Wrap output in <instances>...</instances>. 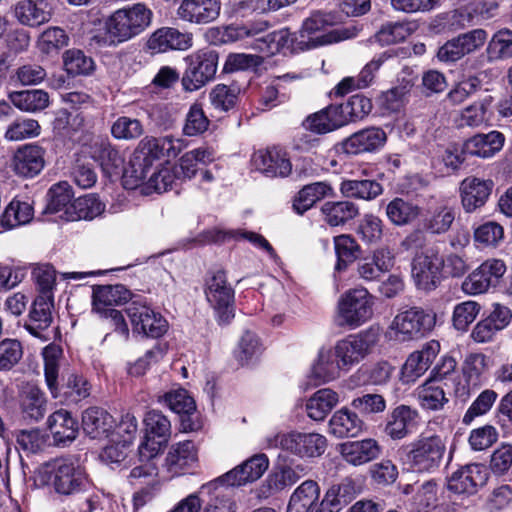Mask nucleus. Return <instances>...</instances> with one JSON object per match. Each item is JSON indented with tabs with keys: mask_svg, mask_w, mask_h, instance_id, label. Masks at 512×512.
Wrapping results in <instances>:
<instances>
[{
	"mask_svg": "<svg viewBox=\"0 0 512 512\" xmlns=\"http://www.w3.org/2000/svg\"><path fill=\"white\" fill-rule=\"evenodd\" d=\"M61 350L49 345L43 350L44 377L50 395L54 399H62L67 404H77L90 395L91 385L87 379L76 372L63 374V383L59 385V357Z\"/></svg>",
	"mask_w": 512,
	"mask_h": 512,
	"instance_id": "f257e3e1",
	"label": "nucleus"
},
{
	"mask_svg": "<svg viewBox=\"0 0 512 512\" xmlns=\"http://www.w3.org/2000/svg\"><path fill=\"white\" fill-rule=\"evenodd\" d=\"M49 481L56 493L74 495L86 491L91 486L85 466L74 457L57 458L44 465Z\"/></svg>",
	"mask_w": 512,
	"mask_h": 512,
	"instance_id": "f03ea898",
	"label": "nucleus"
},
{
	"mask_svg": "<svg viewBox=\"0 0 512 512\" xmlns=\"http://www.w3.org/2000/svg\"><path fill=\"white\" fill-rule=\"evenodd\" d=\"M398 453L406 456L410 468L419 473H433L442 465L446 454V442L437 434L420 435L417 440Z\"/></svg>",
	"mask_w": 512,
	"mask_h": 512,
	"instance_id": "7ed1b4c3",
	"label": "nucleus"
},
{
	"mask_svg": "<svg viewBox=\"0 0 512 512\" xmlns=\"http://www.w3.org/2000/svg\"><path fill=\"white\" fill-rule=\"evenodd\" d=\"M152 11L142 3L124 7L112 13L106 21L111 43L127 41L150 26Z\"/></svg>",
	"mask_w": 512,
	"mask_h": 512,
	"instance_id": "20e7f679",
	"label": "nucleus"
},
{
	"mask_svg": "<svg viewBox=\"0 0 512 512\" xmlns=\"http://www.w3.org/2000/svg\"><path fill=\"white\" fill-rule=\"evenodd\" d=\"M373 304V297L366 289L347 291L338 301L334 324L349 330L362 326L372 317Z\"/></svg>",
	"mask_w": 512,
	"mask_h": 512,
	"instance_id": "39448f33",
	"label": "nucleus"
},
{
	"mask_svg": "<svg viewBox=\"0 0 512 512\" xmlns=\"http://www.w3.org/2000/svg\"><path fill=\"white\" fill-rule=\"evenodd\" d=\"M437 314L432 309L411 307L398 313L390 330L398 341H411L425 337L436 326Z\"/></svg>",
	"mask_w": 512,
	"mask_h": 512,
	"instance_id": "423d86ee",
	"label": "nucleus"
},
{
	"mask_svg": "<svg viewBox=\"0 0 512 512\" xmlns=\"http://www.w3.org/2000/svg\"><path fill=\"white\" fill-rule=\"evenodd\" d=\"M186 70L181 78L185 91L193 92L214 79L217 71L218 53L211 49L198 50L185 58Z\"/></svg>",
	"mask_w": 512,
	"mask_h": 512,
	"instance_id": "0eeeda50",
	"label": "nucleus"
},
{
	"mask_svg": "<svg viewBox=\"0 0 512 512\" xmlns=\"http://www.w3.org/2000/svg\"><path fill=\"white\" fill-rule=\"evenodd\" d=\"M326 438L318 433L291 431L278 433L269 439L270 447L300 458H313L322 455L326 449Z\"/></svg>",
	"mask_w": 512,
	"mask_h": 512,
	"instance_id": "6e6552de",
	"label": "nucleus"
},
{
	"mask_svg": "<svg viewBox=\"0 0 512 512\" xmlns=\"http://www.w3.org/2000/svg\"><path fill=\"white\" fill-rule=\"evenodd\" d=\"M205 295L219 322L228 323L234 317V290L224 271L218 270L207 278Z\"/></svg>",
	"mask_w": 512,
	"mask_h": 512,
	"instance_id": "1a4fd4ad",
	"label": "nucleus"
},
{
	"mask_svg": "<svg viewBox=\"0 0 512 512\" xmlns=\"http://www.w3.org/2000/svg\"><path fill=\"white\" fill-rule=\"evenodd\" d=\"M488 34L486 30L477 28L448 40L437 52L441 62H456L467 54H471L486 43Z\"/></svg>",
	"mask_w": 512,
	"mask_h": 512,
	"instance_id": "9d476101",
	"label": "nucleus"
},
{
	"mask_svg": "<svg viewBox=\"0 0 512 512\" xmlns=\"http://www.w3.org/2000/svg\"><path fill=\"white\" fill-rule=\"evenodd\" d=\"M177 5L176 16L183 22L206 25L215 21L221 11L220 0H166Z\"/></svg>",
	"mask_w": 512,
	"mask_h": 512,
	"instance_id": "9b49d317",
	"label": "nucleus"
},
{
	"mask_svg": "<svg viewBox=\"0 0 512 512\" xmlns=\"http://www.w3.org/2000/svg\"><path fill=\"white\" fill-rule=\"evenodd\" d=\"M133 331L147 337L158 338L167 331V321L146 304L133 301L126 308Z\"/></svg>",
	"mask_w": 512,
	"mask_h": 512,
	"instance_id": "f8f14e48",
	"label": "nucleus"
},
{
	"mask_svg": "<svg viewBox=\"0 0 512 512\" xmlns=\"http://www.w3.org/2000/svg\"><path fill=\"white\" fill-rule=\"evenodd\" d=\"M505 271L506 265L502 260L488 259L463 281L462 289L470 295L482 294L496 286Z\"/></svg>",
	"mask_w": 512,
	"mask_h": 512,
	"instance_id": "ddd939ff",
	"label": "nucleus"
},
{
	"mask_svg": "<svg viewBox=\"0 0 512 512\" xmlns=\"http://www.w3.org/2000/svg\"><path fill=\"white\" fill-rule=\"evenodd\" d=\"M442 260L433 251L417 253L412 262V277L416 286L424 291L437 288L441 281Z\"/></svg>",
	"mask_w": 512,
	"mask_h": 512,
	"instance_id": "4468645a",
	"label": "nucleus"
},
{
	"mask_svg": "<svg viewBox=\"0 0 512 512\" xmlns=\"http://www.w3.org/2000/svg\"><path fill=\"white\" fill-rule=\"evenodd\" d=\"M183 140L173 136L144 137L138 144L136 154L141 160H145L150 168L155 161L163 157L175 158L183 149Z\"/></svg>",
	"mask_w": 512,
	"mask_h": 512,
	"instance_id": "2eb2a0df",
	"label": "nucleus"
},
{
	"mask_svg": "<svg viewBox=\"0 0 512 512\" xmlns=\"http://www.w3.org/2000/svg\"><path fill=\"white\" fill-rule=\"evenodd\" d=\"M202 497H208L203 512H236L234 490L231 485L218 479L200 487Z\"/></svg>",
	"mask_w": 512,
	"mask_h": 512,
	"instance_id": "dca6fc26",
	"label": "nucleus"
},
{
	"mask_svg": "<svg viewBox=\"0 0 512 512\" xmlns=\"http://www.w3.org/2000/svg\"><path fill=\"white\" fill-rule=\"evenodd\" d=\"M488 479L485 466L468 464L455 471L448 480V489L457 494L473 495Z\"/></svg>",
	"mask_w": 512,
	"mask_h": 512,
	"instance_id": "f3484780",
	"label": "nucleus"
},
{
	"mask_svg": "<svg viewBox=\"0 0 512 512\" xmlns=\"http://www.w3.org/2000/svg\"><path fill=\"white\" fill-rule=\"evenodd\" d=\"M439 352V342L431 340L425 343L421 350L411 353L401 369L402 382H414L422 376L431 366Z\"/></svg>",
	"mask_w": 512,
	"mask_h": 512,
	"instance_id": "a211bd4d",
	"label": "nucleus"
},
{
	"mask_svg": "<svg viewBox=\"0 0 512 512\" xmlns=\"http://www.w3.org/2000/svg\"><path fill=\"white\" fill-rule=\"evenodd\" d=\"M48 399L35 384L26 383L19 391V409L24 420L39 422L47 413Z\"/></svg>",
	"mask_w": 512,
	"mask_h": 512,
	"instance_id": "6ab92c4d",
	"label": "nucleus"
},
{
	"mask_svg": "<svg viewBox=\"0 0 512 512\" xmlns=\"http://www.w3.org/2000/svg\"><path fill=\"white\" fill-rule=\"evenodd\" d=\"M269 460L265 454H257L236 466L223 476L221 481L232 487L242 486L258 480L268 469Z\"/></svg>",
	"mask_w": 512,
	"mask_h": 512,
	"instance_id": "aec40b11",
	"label": "nucleus"
},
{
	"mask_svg": "<svg viewBox=\"0 0 512 512\" xmlns=\"http://www.w3.org/2000/svg\"><path fill=\"white\" fill-rule=\"evenodd\" d=\"M44 150L38 145L26 144L18 148L13 156L14 172L22 177H34L44 168Z\"/></svg>",
	"mask_w": 512,
	"mask_h": 512,
	"instance_id": "412c9836",
	"label": "nucleus"
},
{
	"mask_svg": "<svg viewBox=\"0 0 512 512\" xmlns=\"http://www.w3.org/2000/svg\"><path fill=\"white\" fill-rule=\"evenodd\" d=\"M198 461L197 449L192 441H183L170 447L165 459V468L172 476L184 474Z\"/></svg>",
	"mask_w": 512,
	"mask_h": 512,
	"instance_id": "4be33fe9",
	"label": "nucleus"
},
{
	"mask_svg": "<svg viewBox=\"0 0 512 512\" xmlns=\"http://www.w3.org/2000/svg\"><path fill=\"white\" fill-rule=\"evenodd\" d=\"M252 164L256 170L267 177H285L291 172V163L279 149L259 150L252 156Z\"/></svg>",
	"mask_w": 512,
	"mask_h": 512,
	"instance_id": "5701e85b",
	"label": "nucleus"
},
{
	"mask_svg": "<svg viewBox=\"0 0 512 512\" xmlns=\"http://www.w3.org/2000/svg\"><path fill=\"white\" fill-rule=\"evenodd\" d=\"M493 189L491 180L468 177L461 182L460 192L463 208L471 213L484 206Z\"/></svg>",
	"mask_w": 512,
	"mask_h": 512,
	"instance_id": "b1692460",
	"label": "nucleus"
},
{
	"mask_svg": "<svg viewBox=\"0 0 512 512\" xmlns=\"http://www.w3.org/2000/svg\"><path fill=\"white\" fill-rule=\"evenodd\" d=\"M15 18L29 27H38L47 23L52 15L48 0H20L13 9Z\"/></svg>",
	"mask_w": 512,
	"mask_h": 512,
	"instance_id": "393cba45",
	"label": "nucleus"
},
{
	"mask_svg": "<svg viewBox=\"0 0 512 512\" xmlns=\"http://www.w3.org/2000/svg\"><path fill=\"white\" fill-rule=\"evenodd\" d=\"M149 49L155 52L167 50H187L192 46V34L180 32L176 28L157 29L148 40Z\"/></svg>",
	"mask_w": 512,
	"mask_h": 512,
	"instance_id": "a878e982",
	"label": "nucleus"
},
{
	"mask_svg": "<svg viewBox=\"0 0 512 512\" xmlns=\"http://www.w3.org/2000/svg\"><path fill=\"white\" fill-rule=\"evenodd\" d=\"M53 306V300L47 295H40L34 300L24 325L31 335L38 338L43 337V332L50 327L53 321Z\"/></svg>",
	"mask_w": 512,
	"mask_h": 512,
	"instance_id": "bb28decb",
	"label": "nucleus"
},
{
	"mask_svg": "<svg viewBox=\"0 0 512 512\" xmlns=\"http://www.w3.org/2000/svg\"><path fill=\"white\" fill-rule=\"evenodd\" d=\"M357 493L354 481L345 478L327 490L316 512H339L356 497Z\"/></svg>",
	"mask_w": 512,
	"mask_h": 512,
	"instance_id": "cd10ccee",
	"label": "nucleus"
},
{
	"mask_svg": "<svg viewBox=\"0 0 512 512\" xmlns=\"http://www.w3.org/2000/svg\"><path fill=\"white\" fill-rule=\"evenodd\" d=\"M504 140L503 134L498 131L477 134L464 142L462 152L471 156L489 158L502 149Z\"/></svg>",
	"mask_w": 512,
	"mask_h": 512,
	"instance_id": "c85d7f7f",
	"label": "nucleus"
},
{
	"mask_svg": "<svg viewBox=\"0 0 512 512\" xmlns=\"http://www.w3.org/2000/svg\"><path fill=\"white\" fill-rule=\"evenodd\" d=\"M47 426L58 445H66L72 442L76 439L79 431L76 419L64 409L52 413L47 419Z\"/></svg>",
	"mask_w": 512,
	"mask_h": 512,
	"instance_id": "c756f323",
	"label": "nucleus"
},
{
	"mask_svg": "<svg viewBox=\"0 0 512 512\" xmlns=\"http://www.w3.org/2000/svg\"><path fill=\"white\" fill-rule=\"evenodd\" d=\"M130 296V291L121 284L98 286L93 290V306L103 314L107 309H114L115 305L126 303Z\"/></svg>",
	"mask_w": 512,
	"mask_h": 512,
	"instance_id": "7c9ffc66",
	"label": "nucleus"
},
{
	"mask_svg": "<svg viewBox=\"0 0 512 512\" xmlns=\"http://www.w3.org/2000/svg\"><path fill=\"white\" fill-rule=\"evenodd\" d=\"M164 403L177 414H183L181 426L184 431H193L197 426L190 420L189 415L196 409L194 399L185 389L170 391L163 396Z\"/></svg>",
	"mask_w": 512,
	"mask_h": 512,
	"instance_id": "2f4dec72",
	"label": "nucleus"
},
{
	"mask_svg": "<svg viewBox=\"0 0 512 512\" xmlns=\"http://www.w3.org/2000/svg\"><path fill=\"white\" fill-rule=\"evenodd\" d=\"M362 429L363 421L347 408L336 411L329 421V431L337 438L356 437Z\"/></svg>",
	"mask_w": 512,
	"mask_h": 512,
	"instance_id": "473e14b6",
	"label": "nucleus"
},
{
	"mask_svg": "<svg viewBox=\"0 0 512 512\" xmlns=\"http://www.w3.org/2000/svg\"><path fill=\"white\" fill-rule=\"evenodd\" d=\"M320 488L313 480H306L292 493L287 512H312L319 500Z\"/></svg>",
	"mask_w": 512,
	"mask_h": 512,
	"instance_id": "72a5a7b5",
	"label": "nucleus"
},
{
	"mask_svg": "<svg viewBox=\"0 0 512 512\" xmlns=\"http://www.w3.org/2000/svg\"><path fill=\"white\" fill-rule=\"evenodd\" d=\"M384 141V132L378 128H369L347 138L343 142V149L347 154H359L372 151L380 147Z\"/></svg>",
	"mask_w": 512,
	"mask_h": 512,
	"instance_id": "f704fd0d",
	"label": "nucleus"
},
{
	"mask_svg": "<svg viewBox=\"0 0 512 512\" xmlns=\"http://www.w3.org/2000/svg\"><path fill=\"white\" fill-rule=\"evenodd\" d=\"M303 126L313 133L325 134L344 126V120L341 119L336 106L331 105L308 116Z\"/></svg>",
	"mask_w": 512,
	"mask_h": 512,
	"instance_id": "c9c22d12",
	"label": "nucleus"
},
{
	"mask_svg": "<svg viewBox=\"0 0 512 512\" xmlns=\"http://www.w3.org/2000/svg\"><path fill=\"white\" fill-rule=\"evenodd\" d=\"M379 453L380 446L374 439L351 441L341 445L342 456L353 465L366 463L374 459Z\"/></svg>",
	"mask_w": 512,
	"mask_h": 512,
	"instance_id": "e433bc0d",
	"label": "nucleus"
},
{
	"mask_svg": "<svg viewBox=\"0 0 512 512\" xmlns=\"http://www.w3.org/2000/svg\"><path fill=\"white\" fill-rule=\"evenodd\" d=\"M338 401L339 397L335 391L329 388L320 389L307 400V415L314 421H322L337 405Z\"/></svg>",
	"mask_w": 512,
	"mask_h": 512,
	"instance_id": "4c0bfd02",
	"label": "nucleus"
},
{
	"mask_svg": "<svg viewBox=\"0 0 512 512\" xmlns=\"http://www.w3.org/2000/svg\"><path fill=\"white\" fill-rule=\"evenodd\" d=\"M82 426L91 438H98L108 434L113 427V418L102 408L90 407L83 412Z\"/></svg>",
	"mask_w": 512,
	"mask_h": 512,
	"instance_id": "58836bf2",
	"label": "nucleus"
},
{
	"mask_svg": "<svg viewBox=\"0 0 512 512\" xmlns=\"http://www.w3.org/2000/svg\"><path fill=\"white\" fill-rule=\"evenodd\" d=\"M8 98L15 107L25 112L40 111L49 104L48 93L40 89L13 91Z\"/></svg>",
	"mask_w": 512,
	"mask_h": 512,
	"instance_id": "ea45409f",
	"label": "nucleus"
},
{
	"mask_svg": "<svg viewBox=\"0 0 512 512\" xmlns=\"http://www.w3.org/2000/svg\"><path fill=\"white\" fill-rule=\"evenodd\" d=\"M485 53L490 63L512 58V30L502 28L495 32L488 41Z\"/></svg>",
	"mask_w": 512,
	"mask_h": 512,
	"instance_id": "a19ab883",
	"label": "nucleus"
},
{
	"mask_svg": "<svg viewBox=\"0 0 512 512\" xmlns=\"http://www.w3.org/2000/svg\"><path fill=\"white\" fill-rule=\"evenodd\" d=\"M445 386L428 379L416 390L418 401L422 408L427 410H439L448 402Z\"/></svg>",
	"mask_w": 512,
	"mask_h": 512,
	"instance_id": "79ce46f5",
	"label": "nucleus"
},
{
	"mask_svg": "<svg viewBox=\"0 0 512 512\" xmlns=\"http://www.w3.org/2000/svg\"><path fill=\"white\" fill-rule=\"evenodd\" d=\"M330 190V186L324 182H315L304 186L297 193L293 201L294 211L299 215H303L317 201L327 196Z\"/></svg>",
	"mask_w": 512,
	"mask_h": 512,
	"instance_id": "37998d69",
	"label": "nucleus"
},
{
	"mask_svg": "<svg viewBox=\"0 0 512 512\" xmlns=\"http://www.w3.org/2000/svg\"><path fill=\"white\" fill-rule=\"evenodd\" d=\"M341 367L335 351L322 348L312 367V375L319 382H329L338 376Z\"/></svg>",
	"mask_w": 512,
	"mask_h": 512,
	"instance_id": "c03bdc74",
	"label": "nucleus"
},
{
	"mask_svg": "<svg viewBox=\"0 0 512 512\" xmlns=\"http://www.w3.org/2000/svg\"><path fill=\"white\" fill-rule=\"evenodd\" d=\"M321 212L327 224L338 226L355 218L358 215V207L350 201H328L322 205Z\"/></svg>",
	"mask_w": 512,
	"mask_h": 512,
	"instance_id": "a18cd8bd",
	"label": "nucleus"
},
{
	"mask_svg": "<svg viewBox=\"0 0 512 512\" xmlns=\"http://www.w3.org/2000/svg\"><path fill=\"white\" fill-rule=\"evenodd\" d=\"M456 365L454 358L444 357L441 363L433 369L429 379L445 386L448 393L454 391L458 395L461 377L456 371Z\"/></svg>",
	"mask_w": 512,
	"mask_h": 512,
	"instance_id": "49530a36",
	"label": "nucleus"
},
{
	"mask_svg": "<svg viewBox=\"0 0 512 512\" xmlns=\"http://www.w3.org/2000/svg\"><path fill=\"white\" fill-rule=\"evenodd\" d=\"M34 215L32 203L14 199L6 207L1 216V224L6 228H14L29 223Z\"/></svg>",
	"mask_w": 512,
	"mask_h": 512,
	"instance_id": "de8ad7c7",
	"label": "nucleus"
},
{
	"mask_svg": "<svg viewBox=\"0 0 512 512\" xmlns=\"http://www.w3.org/2000/svg\"><path fill=\"white\" fill-rule=\"evenodd\" d=\"M334 249L337 256L335 270L340 272L353 263L360 254V246L357 241L347 234L334 237Z\"/></svg>",
	"mask_w": 512,
	"mask_h": 512,
	"instance_id": "09e8293b",
	"label": "nucleus"
},
{
	"mask_svg": "<svg viewBox=\"0 0 512 512\" xmlns=\"http://www.w3.org/2000/svg\"><path fill=\"white\" fill-rule=\"evenodd\" d=\"M70 208L73 212L68 216L69 220H92L104 212L105 204L95 194H88L77 198Z\"/></svg>",
	"mask_w": 512,
	"mask_h": 512,
	"instance_id": "8fccbe9b",
	"label": "nucleus"
},
{
	"mask_svg": "<svg viewBox=\"0 0 512 512\" xmlns=\"http://www.w3.org/2000/svg\"><path fill=\"white\" fill-rule=\"evenodd\" d=\"M415 418V412L410 407L401 405L394 409L386 424V434L393 440H400L409 434L408 426Z\"/></svg>",
	"mask_w": 512,
	"mask_h": 512,
	"instance_id": "3c124183",
	"label": "nucleus"
},
{
	"mask_svg": "<svg viewBox=\"0 0 512 512\" xmlns=\"http://www.w3.org/2000/svg\"><path fill=\"white\" fill-rule=\"evenodd\" d=\"M48 202L44 209V213L55 214L65 209L66 214H71L69 211L73 193L72 188L68 182H59L54 184L47 194Z\"/></svg>",
	"mask_w": 512,
	"mask_h": 512,
	"instance_id": "603ef678",
	"label": "nucleus"
},
{
	"mask_svg": "<svg viewBox=\"0 0 512 512\" xmlns=\"http://www.w3.org/2000/svg\"><path fill=\"white\" fill-rule=\"evenodd\" d=\"M344 125L362 119L372 110L371 100L363 95L356 94L349 98L345 104L335 105Z\"/></svg>",
	"mask_w": 512,
	"mask_h": 512,
	"instance_id": "864d4df0",
	"label": "nucleus"
},
{
	"mask_svg": "<svg viewBox=\"0 0 512 512\" xmlns=\"http://www.w3.org/2000/svg\"><path fill=\"white\" fill-rule=\"evenodd\" d=\"M340 190L347 197L369 200L382 193V186L371 180H347L342 182Z\"/></svg>",
	"mask_w": 512,
	"mask_h": 512,
	"instance_id": "5fc2aeb1",
	"label": "nucleus"
},
{
	"mask_svg": "<svg viewBox=\"0 0 512 512\" xmlns=\"http://www.w3.org/2000/svg\"><path fill=\"white\" fill-rule=\"evenodd\" d=\"M63 64L66 72L72 76L89 75L95 68L93 59L77 49H70L64 53Z\"/></svg>",
	"mask_w": 512,
	"mask_h": 512,
	"instance_id": "6e6d98bb",
	"label": "nucleus"
},
{
	"mask_svg": "<svg viewBox=\"0 0 512 512\" xmlns=\"http://www.w3.org/2000/svg\"><path fill=\"white\" fill-rule=\"evenodd\" d=\"M360 343L353 335L337 342L334 351L341 366L353 365L365 357Z\"/></svg>",
	"mask_w": 512,
	"mask_h": 512,
	"instance_id": "4d7b16f0",
	"label": "nucleus"
},
{
	"mask_svg": "<svg viewBox=\"0 0 512 512\" xmlns=\"http://www.w3.org/2000/svg\"><path fill=\"white\" fill-rule=\"evenodd\" d=\"M151 168L145 160H141L136 154L133 155L129 166L123 171V185L126 189H135L141 184L145 185L148 180Z\"/></svg>",
	"mask_w": 512,
	"mask_h": 512,
	"instance_id": "13d9d810",
	"label": "nucleus"
},
{
	"mask_svg": "<svg viewBox=\"0 0 512 512\" xmlns=\"http://www.w3.org/2000/svg\"><path fill=\"white\" fill-rule=\"evenodd\" d=\"M49 435L40 429L21 430L16 441L19 447L27 453H38L49 446Z\"/></svg>",
	"mask_w": 512,
	"mask_h": 512,
	"instance_id": "bf43d9fd",
	"label": "nucleus"
},
{
	"mask_svg": "<svg viewBox=\"0 0 512 512\" xmlns=\"http://www.w3.org/2000/svg\"><path fill=\"white\" fill-rule=\"evenodd\" d=\"M93 157L105 168H119L124 160L108 140H96L92 146Z\"/></svg>",
	"mask_w": 512,
	"mask_h": 512,
	"instance_id": "052dcab7",
	"label": "nucleus"
},
{
	"mask_svg": "<svg viewBox=\"0 0 512 512\" xmlns=\"http://www.w3.org/2000/svg\"><path fill=\"white\" fill-rule=\"evenodd\" d=\"M455 219L454 209L448 205H439L425 221V228L433 234H442L449 230Z\"/></svg>",
	"mask_w": 512,
	"mask_h": 512,
	"instance_id": "680f3d73",
	"label": "nucleus"
},
{
	"mask_svg": "<svg viewBox=\"0 0 512 512\" xmlns=\"http://www.w3.org/2000/svg\"><path fill=\"white\" fill-rule=\"evenodd\" d=\"M144 423L146 425L147 436L167 442L171 433V424L162 412L157 410L147 412Z\"/></svg>",
	"mask_w": 512,
	"mask_h": 512,
	"instance_id": "e2e57ef3",
	"label": "nucleus"
},
{
	"mask_svg": "<svg viewBox=\"0 0 512 512\" xmlns=\"http://www.w3.org/2000/svg\"><path fill=\"white\" fill-rule=\"evenodd\" d=\"M144 132L142 123L135 118L121 116L111 126V134L118 140H133Z\"/></svg>",
	"mask_w": 512,
	"mask_h": 512,
	"instance_id": "0e129e2a",
	"label": "nucleus"
},
{
	"mask_svg": "<svg viewBox=\"0 0 512 512\" xmlns=\"http://www.w3.org/2000/svg\"><path fill=\"white\" fill-rule=\"evenodd\" d=\"M492 103V97L486 96L480 102L465 108L461 113V125L478 127L488 120V108Z\"/></svg>",
	"mask_w": 512,
	"mask_h": 512,
	"instance_id": "69168bd1",
	"label": "nucleus"
},
{
	"mask_svg": "<svg viewBox=\"0 0 512 512\" xmlns=\"http://www.w3.org/2000/svg\"><path fill=\"white\" fill-rule=\"evenodd\" d=\"M23 356L21 343L16 339L0 341V372L9 371L15 367Z\"/></svg>",
	"mask_w": 512,
	"mask_h": 512,
	"instance_id": "338daca9",
	"label": "nucleus"
},
{
	"mask_svg": "<svg viewBox=\"0 0 512 512\" xmlns=\"http://www.w3.org/2000/svg\"><path fill=\"white\" fill-rule=\"evenodd\" d=\"M40 125L34 119H17L12 122L6 132L5 138L8 141H20L26 138L39 135Z\"/></svg>",
	"mask_w": 512,
	"mask_h": 512,
	"instance_id": "774afa93",
	"label": "nucleus"
}]
</instances>
